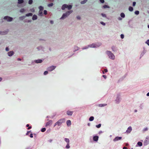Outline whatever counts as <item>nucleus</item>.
<instances>
[{
	"label": "nucleus",
	"mask_w": 149,
	"mask_h": 149,
	"mask_svg": "<svg viewBox=\"0 0 149 149\" xmlns=\"http://www.w3.org/2000/svg\"><path fill=\"white\" fill-rule=\"evenodd\" d=\"M66 124L68 126H69L71 125V121L70 120H68L67 121Z\"/></svg>",
	"instance_id": "nucleus-23"
},
{
	"label": "nucleus",
	"mask_w": 149,
	"mask_h": 149,
	"mask_svg": "<svg viewBox=\"0 0 149 149\" xmlns=\"http://www.w3.org/2000/svg\"><path fill=\"white\" fill-rule=\"evenodd\" d=\"M101 15L103 17L106 18H107V16L106 15V14L103 13H101Z\"/></svg>",
	"instance_id": "nucleus-35"
},
{
	"label": "nucleus",
	"mask_w": 149,
	"mask_h": 149,
	"mask_svg": "<svg viewBox=\"0 0 149 149\" xmlns=\"http://www.w3.org/2000/svg\"><path fill=\"white\" fill-rule=\"evenodd\" d=\"M31 132V131H28L27 132V133H26V135H28L29 134V133Z\"/></svg>",
	"instance_id": "nucleus-58"
},
{
	"label": "nucleus",
	"mask_w": 149,
	"mask_h": 149,
	"mask_svg": "<svg viewBox=\"0 0 149 149\" xmlns=\"http://www.w3.org/2000/svg\"><path fill=\"white\" fill-rule=\"evenodd\" d=\"M8 31H0V34H1V35H6L8 33Z\"/></svg>",
	"instance_id": "nucleus-21"
},
{
	"label": "nucleus",
	"mask_w": 149,
	"mask_h": 149,
	"mask_svg": "<svg viewBox=\"0 0 149 149\" xmlns=\"http://www.w3.org/2000/svg\"><path fill=\"white\" fill-rule=\"evenodd\" d=\"M65 121V119L64 118L60 119L55 123L54 127L56 125L58 126H61L62 124L64 123Z\"/></svg>",
	"instance_id": "nucleus-2"
},
{
	"label": "nucleus",
	"mask_w": 149,
	"mask_h": 149,
	"mask_svg": "<svg viewBox=\"0 0 149 149\" xmlns=\"http://www.w3.org/2000/svg\"><path fill=\"white\" fill-rule=\"evenodd\" d=\"M24 2V0H18L17 2V6L18 7H20V6H22V4Z\"/></svg>",
	"instance_id": "nucleus-7"
},
{
	"label": "nucleus",
	"mask_w": 149,
	"mask_h": 149,
	"mask_svg": "<svg viewBox=\"0 0 149 149\" xmlns=\"http://www.w3.org/2000/svg\"><path fill=\"white\" fill-rule=\"evenodd\" d=\"M139 12L138 10H136L134 12V13L135 14L138 15L139 14Z\"/></svg>",
	"instance_id": "nucleus-42"
},
{
	"label": "nucleus",
	"mask_w": 149,
	"mask_h": 149,
	"mask_svg": "<svg viewBox=\"0 0 149 149\" xmlns=\"http://www.w3.org/2000/svg\"><path fill=\"white\" fill-rule=\"evenodd\" d=\"M106 53L108 56L109 58L112 60H114L115 59V56L112 52L109 50H107L106 51Z\"/></svg>",
	"instance_id": "nucleus-1"
},
{
	"label": "nucleus",
	"mask_w": 149,
	"mask_h": 149,
	"mask_svg": "<svg viewBox=\"0 0 149 149\" xmlns=\"http://www.w3.org/2000/svg\"><path fill=\"white\" fill-rule=\"evenodd\" d=\"M146 43L149 46V40H148L146 42Z\"/></svg>",
	"instance_id": "nucleus-55"
},
{
	"label": "nucleus",
	"mask_w": 149,
	"mask_h": 149,
	"mask_svg": "<svg viewBox=\"0 0 149 149\" xmlns=\"http://www.w3.org/2000/svg\"><path fill=\"white\" fill-rule=\"evenodd\" d=\"M5 50L6 51H9V49L8 47H6V48Z\"/></svg>",
	"instance_id": "nucleus-59"
},
{
	"label": "nucleus",
	"mask_w": 149,
	"mask_h": 149,
	"mask_svg": "<svg viewBox=\"0 0 149 149\" xmlns=\"http://www.w3.org/2000/svg\"><path fill=\"white\" fill-rule=\"evenodd\" d=\"M36 49L38 51L42 50L44 51V47L42 45H40L36 47Z\"/></svg>",
	"instance_id": "nucleus-9"
},
{
	"label": "nucleus",
	"mask_w": 149,
	"mask_h": 149,
	"mask_svg": "<svg viewBox=\"0 0 149 149\" xmlns=\"http://www.w3.org/2000/svg\"><path fill=\"white\" fill-rule=\"evenodd\" d=\"M8 55L9 56H11L14 54V52L13 51H11L9 52L8 53Z\"/></svg>",
	"instance_id": "nucleus-17"
},
{
	"label": "nucleus",
	"mask_w": 149,
	"mask_h": 149,
	"mask_svg": "<svg viewBox=\"0 0 149 149\" xmlns=\"http://www.w3.org/2000/svg\"><path fill=\"white\" fill-rule=\"evenodd\" d=\"M48 74V72L47 71H45L44 73V75H46Z\"/></svg>",
	"instance_id": "nucleus-52"
},
{
	"label": "nucleus",
	"mask_w": 149,
	"mask_h": 149,
	"mask_svg": "<svg viewBox=\"0 0 149 149\" xmlns=\"http://www.w3.org/2000/svg\"><path fill=\"white\" fill-rule=\"evenodd\" d=\"M43 60L38 59L34 60V62L36 63H41L42 62Z\"/></svg>",
	"instance_id": "nucleus-14"
},
{
	"label": "nucleus",
	"mask_w": 149,
	"mask_h": 149,
	"mask_svg": "<svg viewBox=\"0 0 149 149\" xmlns=\"http://www.w3.org/2000/svg\"><path fill=\"white\" fill-rule=\"evenodd\" d=\"M52 123V121L51 120H49L48 122H47L45 125V126L47 127L48 126L51 125Z\"/></svg>",
	"instance_id": "nucleus-15"
},
{
	"label": "nucleus",
	"mask_w": 149,
	"mask_h": 149,
	"mask_svg": "<svg viewBox=\"0 0 149 149\" xmlns=\"http://www.w3.org/2000/svg\"><path fill=\"white\" fill-rule=\"evenodd\" d=\"M33 15V14L31 13H29L26 14L25 16L29 17L30 16H32Z\"/></svg>",
	"instance_id": "nucleus-32"
},
{
	"label": "nucleus",
	"mask_w": 149,
	"mask_h": 149,
	"mask_svg": "<svg viewBox=\"0 0 149 149\" xmlns=\"http://www.w3.org/2000/svg\"><path fill=\"white\" fill-rule=\"evenodd\" d=\"M100 2L102 3H103L104 2V0H100Z\"/></svg>",
	"instance_id": "nucleus-60"
},
{
	"label": "nucleus",
	"mask_w": 149,
	"mask_h": 149,
	"mask_svg": "<svg viewBox=\"0 0 149 149\" xmlns=\"http://www.w3.org/2000/svg\"><path fill=\"white\" fill-rule=\"evenodd\" d=\"M38 15L41 16H42L43 15V14L42 11H39Z\"/></svg>",
	"instance_id": "nucleus-29"
},
{
	"label": "nucleus",
	"mask_w": 149,
	"mask_h": 149,
	"mask_svg": "<svg viewBox=\"0 0 149 149\" xmlns=\"http://www.w3.org/2000/svg\"><path fill=\"white\" fill-rule=\"evenodd\" d=\"M46 130V128H43L41 129V131L42 132H44Z\"/></svg>",
	"instance_id": "nucleus-49"
},
{
	"label": "nucleus",
	"mask_w": 149,
	"mask_h": 149,
	"mask_svg": "<svg viewBox=\"0 0 149 149\" xmlns=\"http://www.w3.org/2000/svg\"><path fill=\"white\" fill-rule=\"evenodd\" d=\"M102 77H104V79H106L107 78V76L105 75H103Z\"/></svg>",
	"instance_id": "nucleus-61"
},
{
	"label": "nucleus",
	"mask_w": 149,
	"mask_h": 149,
	"mask_svg": "<svg viewBox=\"0 0 149 149\" xmlns=\"http://www.w3.org/2000/svg\"><path fill=\"white\" fill-rule=\"evenodd\" d=\"M73 12V10H70L63 13L62 17L60 18V19H63L67 17L69 15Z\"/></svg>",
	"instance_id": "nucleus-3"
},
{
	"label": "nucleus",
	"mask_w": 149,
	"mask_h": 149,
	"mask_svg": "<svg viewBox=\"0 0 149 149\" xmlns=\"http://www.w3.org/2000/svg\"><path fill=\"white\" fill-rule=\"evenodd\" d=\"M142 143L140 141H139L137 143V144L136 145V147H137L138 146L141 147L142 146Z\"/></svg>",
	"instance_id": "nucleus-22"
},
{
	"label": "nucleus",
	"mask_w": 149,
	"mask_h": 149,
	"mask_svg": "<svg viewBox=\"0 0 149 149\" xmlns=\"http://www.w3.org/2000/svg\"><path fill=\"white\" fill-rule=\"evenodd\" d=\"M121 98L120 93H118L116 95V99L115 100V103L117 104H118L121 101Z\"/></svg>",
	"instance_id": "nucleus-5"
},
{
	"label": "nucleus",
	"mask_w": 149,
	"mask_h": 149,
	"mask_svg": "<svg viewBox=\"0 0 149 149\" xmlns=\"http://www.w3.org/2000/svg\"><path fill=\"white\" fill-rule=\"evenodd\" d=\"M88 0H84L80 2V3L81 4H84Z\"/></svg>",
	"instance_id": "nucleus-30"
},
{
	"label": "nucleus",
	"mask_w": 149,
	"mask_h": 149,
	"mask_svg": "<svg viewBox=\"0 0 149 149\" xmlns=\"http://www.w3.org/2000/svg\"><path fill=\"white\" fill-rule=\"evenodd\" d=\"M146 52L145 50H143V51L141 53L140 55V58L142 57L143 55L145 54Z\"/></svg>",
	"instance_id": "nucleus-28"
},
{
	"label": "nucleus",
	"mask_w": 149,
	"mask_h": 149,
	"mask_svg": "<svg viewBox=\"0 0 149 149\" xmlns=\"http://www.w3.org/2000/svg\"><path fill=\"white\" fill-rule=\"evenodd\" d=\"M143 103H142L140 104V105L139 106V107L140 109H143Z\"/></svg>",
	"instance_id": "nucleus-43"
},
{
	"label": "nucleus",
	"mask_w": 149,
	"mask_h": 149,
	"mask_svg": "<svg viewBox=\"0 0 149 149\" xmlns=\"http://www.w3.org/2000/svg\"><path fill=\"white\" fill-rule=\"evenodd\" d=\"M112 51L114 52H116L118 50V48L115 46H113L111 47Z\"/></svg>",
	"instance_id": "nucleus-12"
},
{
	"label": "nucleus",
	"mask_w": 149,
	"mask_h": 149,
	"mask_svg": "<svg viewBox=\"0 0 149 149\" xmlns=\"http://www.w3.org/2000/svg\"><path fill=\"white\" fill-rule=\"evenodd\" d=\"M73 113L72 111H67V114L68 116H72Z\"/></svg>",
	"instance_id": "nucleus-20"
},
{
	"label": "nucleus",
	"mask_w": 149,
	"mask_h": 149,
	"mask_svg": "<svg viewBox=\"0 0 149 149\" xmlns=\"http://www.w3.org/2000/svg\"><path fill=\"white\" fill-rule=\"evenodd\" d=\"M72 7V5H68L66 4H64L61 7V9L63 10H64L65 8H67L68 10H70Z\"/></svg>",
	"instance_id": "nucleus-4"
},
{
	"label": "nucleus",
	"mask_w": 149,
	"mask_h": 149,
	"mask_svg": "<svg viewBox=\"0 0 149 149\" xmlns=\"http://www.w3.org/2000/svg\"><path fill=\"white\" fill-rule=\"evenodd\" d=\"M89 47V45H88L86 46H84V47H82L81 48V49L82 50H84L85 49H87Z\"/></svg>",
	"instance_id": "nucleus-27"
},
{
	"label": "nucleus",
	"mask_w": 149,
	"mask_h": 149,
	"mask_svg": "<svg viewBox=\"0 0 149 149\" xmlns=\"http://www.w3.org/2000/svg\"><path fill=\"white\" fill-rule=\"evenodd\" d=\"M30 137L31 138H33V134H30Z\"/></svg>",
	"instance_id": "nucleus-62"
},
{
	"label": "nucleus",
	"mask_w": 149,
	"mask_h": 149,
	"mask_svg": "<svg viewBox=\"0 0 149 149\" xmlns=\"http://www.w3.org/2000/svg\"><path fill=\"white\" fill-rule=\"evenodd\" d=\"M89 47L95 48V43H93L89 45Z\"/></svg>",
	"instance_id": "nucleus-31"
},
{
	"label": "nucleus",
	"mask_w": 149,
	"mask_h": 149,
	"mask_svg": "<svg viewBox=\"0 0 149 149\" xmlns=\"http://www.w3.org/2000/svg\"><path fill=\"white\" fill-rule=\"evenodd\" d=\"M80 49V48L77 46H74V50H73V52H74L78 50H79Z\"/></svg>",
	"instance_id": "nucleus-18"
},
{
	"label": "nucleus",
	"mask_w": 149,
	"mask_h": 149,
	"mask_svg": "<svg viewBox=\"0 0 149 149\" xmlns=\"http://www.w3.org/2000/svg\"><path fill=\"white\" fill-rule=\"evenodd\" d=\"M33 2L32 0H29L28 1V3L29 4H31Z\"/></svg>",
	"instance_id": "nucleus-44"
},
{
	"label": "nucleus",
	"mask_w": 149,
	"mask_h": 149,
	"mask_svg": "<svg viewBox=\"0 0 149 149\" xmlns=\"http://www.w3.org/2000/svg\"><path fill=\"white\" fill-rule=\"evenodd\" d=\"M39 41H45L46 40L43 39H39Z\"/></svg>",
	"instance_id": "nucleus-51"
},
{
	"label": "nucleus",
	"mask_w": 149,
	"mask_h": 149,
	"mask_svg": "<svg viewBox=\"0 0 149 149\" xmlns=\"http://www.w3.org/2000/svg\"><path fill=\"white\" fill-rule=\"evenodd\" d=\"M128 10L129 11H130V12H132L133 10V8L131 6H130L129 7Z\"/></svg>",
	"instance_id": "nucleus-33"
},
{
	"label": "nucleus",
	"mask_w": 149,
	"mask_h": 149,
	"mask_svg": "<svg viewBox=\"0 0 149 149\" xmlns=\"http://www.w3.org/2000/svg\"><path fill=\"white\" fill-rule=\"evenodd\" d=\"M99 137L97 136H94L93 137V140L97 142L98 140Z\"/></svg>",
	"instance_id": "nucleus-16"
},
{
	"label": "nucleus",
	"mask_w": 149,
	"mask_h": 149,
	"mask_svg": "<svg viewBox=\"0 0 149 149\" xmlns=\"http://www.w3.org/2000/svg\"><path fill=\"white\" fill-rule=\"evenodd\" d=\"M24 22H31V20H27V19H25L24 20Z\"/></svg>",
	"instance_id": "nucleus-41"
},
{
	"label": "nucleus",
	"mask_w": 149,
	"mask_h": 149,
	"mask_svg": "<svg viewBox=\"0 0 149 149\" xmlns=\"http://www.w3.org/2000/svg\"><path fill=\"white\" fill-rule=\"evenodd\" d=\"M148 130V127H146L144 128L143 130V132H145L146 131H147Z\"/></svg>",
	"instance_id": "nucleus-46"
},
{
	"label": "nucleus",
	"mask_w": 149,
	"mask_h": 149,
	"mask_svg": "<svg viewBox=\"0 0 149 149\" xmlns=\"http://www.w3.org/2000/svg\"><path fill=\"white\" fill-rule=\"evenodd\" d=\"M136 4V2H133L132 6H134Z\"/></svg>",
	"instance_id": "nucleus-57"
},
{
	"label": "nucleus",
	"mask_w": 149,
	"mask_h": 149,
	"mask_svg": "<svg viewBox=\"0 0 149 149\" xmlns=\"http://www.w3.org/2000/svg\"><path fill=\"white\" fill-rule=\"evenodd\" d=\"M52 141H53V140L52 139H50L48 141L50 143H51L52 142Z\"/></svg>",
	"instance_id": "nucleus-63"
},
{
	"label": "nucleus",
	"mask_w": 149,
	"mask_h": 149,
	"mask_svg": "<svg viewBox=\"0 0 149 149\" xmlns=\"http://www.w3.org/2000/svg\"><path fill=\"white\" fill-rule=\"evenodd\" d=\"M102 43L100 42H97L95 43V48H97L101 46Z\"/></svg>",
	"instance_id": "nucleus-10"
},
{
	"label": "nucleus",
	"mask_w": 149,
	"mask_h": 149,
	"mask_svg": "<svg viewBox=\"0 0 149 149\" xmlns=\"http://www.w3.org/2000/svg\"><path fill=\"white\" fill-rule=\"evenodd\" d=\"M50 23L51 24H53V23H54V22L52 20H51L50 21Z\"/></svg>",
	"instance_id": "nucleus-64"
},
{
	"label": "nucleus",
	"mask_w": 149,
	"mask_h": 149,
	"mask_svg": "<svg viewBox=\"0 0 149 149\" xmlns=\"http://www.w3.org/2000/svg\"><path fill=\"white\" fill-rule=\"evenodd\" d=\"M26 17V16H23L20 17H19V19L20 20H22L24 19Z\"/></svg>",
	"instance_id": "nucleus-38"
},
{
	"label": "nucleus",
	"mask_w": 149,
	"mask_h": 149,
	"mask_svg": "<svg viewBox=\"0 0 149 149\" xmlns=\"http://www.w3.org/2000/svg\"><path fill=\"white\" fill-rule=\"evenodd\" d=\"M70 146H69V143H67L66 146V148L67 149H68L70 148Z\"/></svg>",
	"instance_id": "nucleus-47"
},
{
	"label": "nucleus",
	"mask_w": 149,
	"mask_h": 149,
	"mask_svg": "<svg viewBox=\"0 0 149 149\" xmlns=\"http://www.w3.org/2000/svg\"><path fill=\"white\" fill-rule=\"evenodd\" d=\"M43 7L42 6H40L39 7V11H42L43 10Z\"/></svg>",
	"instance_id": "nucleus-40"
},
{
	"label": "nucleus",
	"mask_w": 149,
	"mask_h": 149,
	"mask_svg": "<svg viewBox=\"0 0 149 149\" xmlns=\"http://www.w3.org/2000/svg\"><path fill=\"white\" fill-rule=\"evenodd\" d=\"M37 19V16L36 15H33L32 18V19L33 20H35Z\"/></svg>",
	"instance_id": "nucleus-24"
},
{
	"label": "nucleus",
	"mask_w": 149,
	"mask_h": 149,
	"mask_svg": "<svg viewBox=\"0 0 149 149\" xmlns=\"http://www.w3.org/2000/svg\"><path fill=\"white\" fill-rule=\"evenodd\" d=\"M107 105L106 104H98V106L100 107H102L105 106Z\"/></svg>",
	"instance_id": "nucleus-25"
},
{
	"label": "nucleus",
	"mask_w": 149,
	"mask_h": 149,
	"mask_svg": "<svg viewBox=\"0 0 149 149\" xmlns=\"http://www.w3.org/2000/svg\"><path fill=\"white\" fill-rule=\"evenodd\" d=\"M25 11V10L24 8H21L19 10V11L20 13H24Z\"/></svg>",
	"instance_id": "nucleus-39"
},
{
	"label": "nucleus",
	"mask_w": 149,
	"mask_h": 149,
	"mask_svg": "<svg viewBox=\"0 0 149 149\" xmlns=\"http://www.w3.org/2000/svg\"><path fill=\"white\" fill-rule=\"evenodd\" d=\"M64 140L67 143H69L70 140L68 139L65 138Z\"/></svg>",
	"instance_id": "nucleus-36"
},
{
	"label": "nucleus",
	"mask_w": 149,
	"mask_h": 149,
	"mask_svg": "<svg viewBox=\"0 0 149 149\" xmlns=\"http://www.w3.org/2000/svg\"><path fill=\"white\" fill-rule=\"evenodd\" d=\"M102 8L104 9L107 8H110V7L107 5H104L102 7Z\"/></svg>",
	"instance_id": "nucleus-26"
},
{
	"label": "nucleus",
	"mask_w": 149,
	"mask_h": 149,
	"mask_svg": "<svg viewBox=\"0 0 149 149\" xmlns=\"http://www.w3.org/2000/svg\"><path fill=\"white\" fill-rule=\"evenodd\" d=\"M122 138V137H119V136H116L115 138L113 139V141H118L119 140H121Z\"/></svg>",
	"instance_id": "nucleus-13"
},
{
	"label": "nucleus",
	"mask_w": 149,
	"mask_h": 149,
	"mask_svg": "<svg viewBox=\"0 0 149 149\" xmlns=\"http://www.w3.org/2000/svg\"><path fill=\"white\" fill-rule=\"evenodd\" d=\"M44 14L45 15H46L47 14V11L46 10H45L44 11Z\"/></svg>",
	"instance_id": "nucleus-54"
},
{
	"label": "nucleus",
	"mask_w": 149,
	"mask_h": 149,
	"mask_svg": "<svg viewBox=\"0 0 149 149\" xmlns=\"http://www.w3.org/2000/svg\"><path fill=\"white\" fill-rule=\"evenodd\" d=\"M149 143V141L147 140H145L143 142V145L144 146H146Z\"/></svg>",
	"instance_id": "nucleus-19"
},
{
	"label": "nucleus",
	"mask_w": 149,
	"mask_h": 149,
	"mask_svg": "<svg viewBox=\"0 0 149 149\" xmlns=\"http://www.w3.org/2000/svg\"><path fill=\"white\" fill-rule=\"evenodd\" d=\"M100 23L103 26H105L106 25L105 23H104L103 22H100Z\"/></svg>",
	"instance_id": "nucleus-50"
},
{
	"label": "nucleus",
	"mask_w": 149,
	"mask_h": 149,
	"mask_svg": "<svg viewBox=\"0 0 149 149\" xmlns=\"http://www.w3.org/2000/svg\"><path fill=\"white\" fill-rule=\"evenodd\" d=\"M94 117L93 116H91L89 118V120L90 121H92L93 120Z\"/></svg>",
	"instance_id": "nucleus-37"
},
{
	"label": "nucleus",
	"mask_w": 149,
	"mask_h": 149,
	"mask_svg": "<svg viewBox=\"0 0 149 149\" xmlns=\"http://www.w3.org/2000/svg\"><path fill=\"white\" fill-rule=\"evenodd\" d=\"M76 18L78 20H80L81 19V17L79 16H77Z\"/></svg>",
	"instance_id": "nucleus-53"
},
{
	"label": "nucleus",
	"mask_w": 149,
	"mask_h": 149,
	"mask_svg": "<svg viewBox=\"0 0 149 149\" xmlns=\"http://www.w3.org/2000/svg\"><path fill=\"white\" fill-rule=\"evenodd\" d=\"M101 124H99L97 125H96V127H97V128H100L101 127Z\"/></svg>",
	"instance_id": "nucleus-45"
},
{
	"label": "nucleus",
	"mask_w": 149,
	"mask_h": 149,
	"mask_svg": "<svg viewBox=\"0 0 149 149\" xmlns=\"http://www.w3.org/2000/svg\"><path fill=\"white\" fill-rule=\"evenodd\" d=\"M120 16L121 17L124 18L125 17V15L124 13H122L120 14Z\"/></svg>",
	"instance_id": "nucleus-34"
},
{
	"label": "nucleus",
	"mask_w": 149,
	"mask_h": 149,
	"mask_svg": "<svg viewBox=\"0 0 149 149\" xmlns=\"http://www.w3.org/2000/svg\"><path fill=\"white\" fill-rule=\"evenodd\" d=\"M120 37L122 39H123L124 38V35L123 34H121L120 35Z\"/></svg>",
	"instance_id": "nucleus-56"
},
{
	"label": "nucleus",
	"mask_w": 149,
	"mask_h": 149,
	"mask_svg": "<svg viewBox=\"0 0 149 149\" xmlns=\"http://www.w3.org/2000/svg\"><path fill=\"white\" fill-rule=\"evenodd\" d=\"M3 19L8 22H11L13 20L12 17L8 16H5L3 18Z\"/></svg>",
	"instance_id": "nucleus-6"
},
{
	"label": "nucleus",
	"mask_w": 149,
	"mask_h": 149,
	"mask_svg": "<svg viewBox=\"0 0 149 149\" xmlns=\"http://www.w3.org/2000/svg\"><path fill=\"white\" fill-rule=\"evenodd\" d=\"M132 128L131 126H130L128 128L127 130L125 132V133L127 134L130 133L131 131H132Z\"/></svg>",
	"instance_id": "nucleus-11"
},
{
	"label": "nucleus",
	"mask_w": 149,
	"mask_h": 149,
	"mask_svg": "<svg viewBox=\"0 0 149 149\" xmlns=\"http://www.w3.org/2000/svg\"><path fill=\"white\" fill-rule=\"evenodd\" d=\"M56 68V66L52 65L47 68V70L49 71H51L54 70Z\"/></svg>",
	"instance_id": "nucleus-8"
},
{
	"label": "nucleus",
	"mask_w": 149,
	"mask_h": 149,
	"mask_svg": "<svg viewBox=\"0 0 149 149\" xmlns=\"http://www.w3.org/2000/svg\"><path fill=\"white\" fill-rule=\"evenodd\" d=\"M53 5V4L52 3L49 4L48 5V6L49 7H50L52 6Z\"/></svg>",
	"instance_id": "nucleus-48"
}]
</instances>
